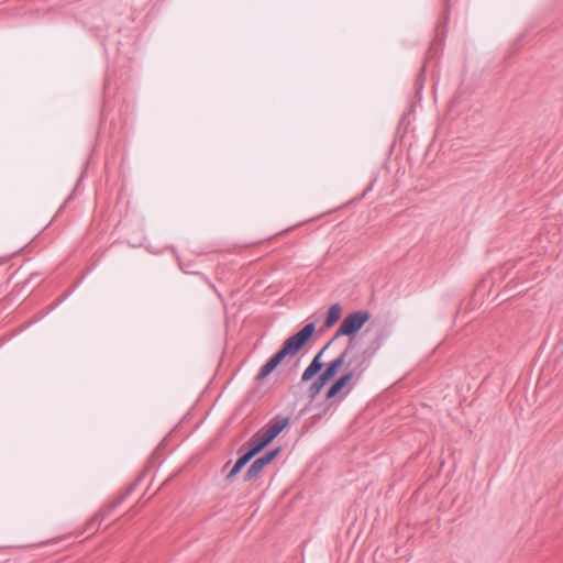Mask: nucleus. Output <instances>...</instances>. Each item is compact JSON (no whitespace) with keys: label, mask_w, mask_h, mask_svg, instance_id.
<instances>
[{"label":"nucleus","mask_w":563,"mask_h":563,"mask_svg":"<svg viewBox=\"0 0 563 563\" xmlns=\"http://www.w3.org/2000/svg\"><path fill=\"white\" fill-rule=\"evenodd\" d=\"M365 334L368 335L365 345L362 349H353L344 364V371L350 373L355 382H360L364 373L371 367L374 357L391 335V328L389 325L367 328Z\"/></svg>","instance_id":"1"},{"label":"nucleus","mask_w":563,"mask_h":563,"mask_svg":"<svg viewBox=\"0 0 563 563\" xmlns=\"http://www.w3.org/2000/svg\"><path fill=\"white\" fill-rule=\"evenodd\" d=\"M316 331V321L308 322L302 329L287 338L279 350L274 353L265 364H263L255 376L257 382H263L268 377L287 356L292 357L298 354L303 346L313 336Z\"/></svg>","instance_id":"2"},{"label":"nucleus","mask_w":563,"mask_h":563,"mask_svg":"<svg viewBox=\"0 0 563 563\" xmlns=\"http://www.w3.org/2000/svg\"><path fill=\"white\" fill-rule=\"evenodd\" d=\"M372 313L368 310H356L344 317L335 331L332 340H336L340 336H347L349 341L345 346L347 351H352L357 347L358 340L357 333L363 327L371 320Z\"/></svg>","instance_id":"3"},{"label":"nucleus","mask_w":563,"mask_h":563,"mask_svg":"<svg viewBox=\"0 0 563 563\" xmlns=\"http://www.w3.org/2000/svg\"><path fill=\"white\" fill-rule=\"evenodd\" d=\"M357 384L358 382H355V378L350 373L343 371L327 390V409L340 405Z\"/></svg>","instance_id":"4"},{"label":"nucleus","mask_w":563,"mask_h":563,"mask_svg":"<svg viewBox=\"0 0 563 563\" xmlns=\"http://www.w3.org/2000/svg\"><path fill=\"white\" fill-rule=\"evenodd\" d=\"M280 451L282 448L276 446L266 451L263 455L257 457L244 473L243 481L249 482L255 476H257L269 463H272L276 459Z\"/></svg>","instance_id":"5"},{"label":"nucleus","mask_w":563,"mask_h":563,"mask_svg":"<svg viewBox=\"0 0 563 563\" xmlns=\"http://www.w3.org/2000/svg\"><path fill=\"white\" fill-rule=\"evenodd\" d=\"M274 440L263 428L255 432L252 438L243 444V452L253 459L261 451H263L266 446H268Z\"/></svg>","instance_id":"6"},{"label":"nucleus","mask_w":563,"mask_h":563,"mask_svg":"<svg viewBox=\"0 0 563 563\" xmlns=\"http://www.w3.org/2000/svg\"><path fill=\"white\" fill-rule=\"evenodd\" d=\"M351 351H347L346 349H344L342 351V353H340L335 358H333L332 361H330L325 368L321 369V372L318 374L319 376H321L325 382H331L335 378V376L338 375V373L340 372L341 368L345 367V362H346V357L347 355L350 354Z\"/></svg>","instance_id":"7"},{"label":"nucleus","mask_w":563,"mask_h":563,"mask_svg":"<svg viewBox=\"0 0 563 563\" xmlns=\"http://www.w3.org/2000/svg\"><path fill=\"white\" fill-rule=\"evenodd\" d=\"M334 341L335 340L331 339L320 351L317 352V354L313 356L312 361L306 367L301 375L302 383L309 382L321 372V369L324 367V363L322 362V355Z\"/></svg>","instance_id":"8"},{"label":"nucleus","mask_w":563,"mask_h":563,"mask_svg":"<svg viewBox=\"0 0 563 563\" xmlns=\"http://www.w3.org/2000/svg\"><path fill=\"white\" fill-rule=\"evenodd\" d=\"M289 422V416H283L279 413L274 416L263 429L266 430L271 438L274 440L283 432Z\"/></svg>","instance_id":"9"},{"label":"nucleus","mask_w":563,"mask_h":563,"mask_svg":"<svg viewBox=\"0 0 563 563\" xmlns=\"http://www.w3.org/2000/svg\"><path fill=\"white\" fill-rule=\"evenodd\" d=\"M145 477V472H142L139 474L135 479L125 488L123 493L118 495L110 504H109V510H114L117 507H119L128 496H130L136 487L143 482Z\"/></svg>","instance_id":"10"},{"label":"nucleus","mask_w":563,"mask_h":563,"mask_svg":"<svg viewBox=\"0 0 563 563\" xmlns=\"http://www.w3.org/2000/svg\"><path fill=\"white\" fill-rule=\"evenodd\" d=\"M113 510H109V505L103 508V509H100L92 518H90L87 523H86V528H85V531L87 533H95L100 525L102 523V521L112 512Z\"/></svg>","instance_id":"11"},{"label":"nucleus","mask_w":563,"mask_h":563,"mask_svg":"<svg viewBox=\"0 0 563 563\" xmlns=\"http://www.w3.org/2000/svg\"><path fill=\"white\" fill-rule=\"evenodd\" d=\"M240 456L235 461L232 468L225 474V481H231L233 477H235L242 468L252 460L249 455H246L243 452V448H240L239 450Z\"/></svg>","instance_id":"12"},{"label":"nucleus","mask_w":563,"mask_h":563,"mask_svg":"<svg viewBox=\"0 0 563 563\" xmlns=\"http://www.w3.org/2000/svg\"><path fill=\"white\" fill-rule=\"evenodd\" d=\"M341 312H342L341 305L339 302L332 303L327 311L324 327L331 328L332 325H334L340 320Z\"/></svg>","instance_id":"13"},{"label":"nucleus","mask_w":563,"mask_h":563,"mask_svg":"<svg viewBox=\"0 0 563 563\" xmlns=\"http://www.w3.org/2000/svg\"><path fill=\"white\" fill-rule=\"evenodd\" d=\"M316 376V379L312 382L308 389V395L311 399H314L320 394L322 388L328 384V382H325L321 376Z\"/></svg>","instance_id":"14"},{"label":"nucleus","mask_w":563,"mask_h":563,"mask_svg":"<svg viewBox=\"0 0 563 563\" xmlns=\"http://www.w3.org/2000/svg\"><path fill=\"white\" fill-rule=\"evenodd\" d=\"M194 274L199 276L219 297L221 296L214 284L203 273L195 272Z\"/></svg>","instance_id":"15"},{"label":"nucleus","mask_w":563,"mask_h":563,"mask_svg":"<svg viewBox=\"0 0 563 563\" xmlns=\"http://www.w3.org/2000/svg\"><path fill=\"white\" fill-rule=\"evenodd\" d=\"M423 75H420L416 81H415V90H416V93L419 96V98H421L422 96V90H423Z\"/></svg>","instance_id":"16"},{"label":"nucleus","mask_w":563,"mask_h":563,"mask_svg":"<svg viewBox=\"0 0 563 563\" xmlns=\"http://www.w3.org/2000/svg\"><path fill=\"white\" fill-rule=\"evenodd\" d=\"M74 194H75V190L65 199V201L63 202V205L59 207V209L57 210V214L60 213L64 208L66 207V205L73 199L74 197Z\"/></svg>","instance_id":"17"},{"label":"nucleus","mask_w":563,"mask_h":563,"mask_svg":"<svg viewBox=\"0 0 563 563\" xmlns=\"http://www.w3.org/2000/svg\"><path fill=\"white\" fill-rule=\"evenodd\" d=\"M444 5H445L446 11H450L451 10V0H444Z\"/></svg>","instance_id":"18"},{"label":"nucleus","mask_w":563,"mask_h":563,"mask_svg":"<svg viewBox=\"0 0 563 563\" xmlns=\"http://www.w3.org/2000/svg\"><path fill=\"white\" fill-rule=\"evenodd\" d=\"M68 295H69V292H68V294H66L65 296H63V297L57 301V303H56V305H58V303L63 302V300H64Z\"/></svg>","instance_id":"19"},{"label":"nucleus","mask_w":563,"mask_h":563,"mask_svg":"<svg viewBox=\"0 0 563 563\" xmlns=\"http://www.w3.org/2000/svg\"><path fill=\"white\" fill-rule=\"evenodd\" d=\"M231 464V461H228L227 465L223 467V472L225 471L227 466Z\"/></svg>","instance_id":"20"}]
</instances>
